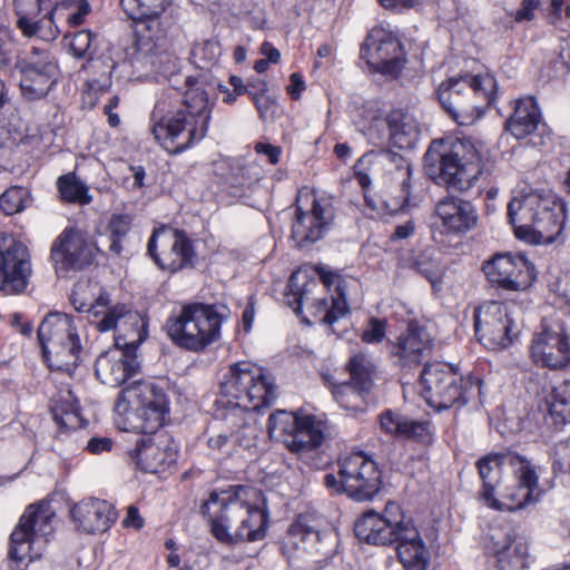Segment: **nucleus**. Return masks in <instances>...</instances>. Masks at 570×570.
Instances as JSON below:
<instances>
[{
	"label": "nucleus",
	"instance_id": "obj_34",
	"mask_svg": "<svg viewBox=\"0 0 570 570\" xmlns=\"http://www.w3.org/2000/svg\"><path fill=\"white\" fill-rule=\"evenodd\" d=\"M390 144L397 149H412L419 141L420 129L415 118L400 110L387 117Z\"/></svg>",
	"mask_w": 570,
	"mask_h": 570
},
{
	"label": "nucleus",
	"instance_id": "obj_11",
	"mask_svg": "<svg viewBox=\"0 0 570 570\" xmlns=\"http://www.w3.org/2000/svg\"><path fill=\"white\" fill-rule=\"evenodd\" d=\"M56 523V511L49 502L30 504L11 533L10 558L18 562L41 558L55 533Z\"/></svg>",
	"mask_w": 570,
	"mask_h": 570
},
{
	"label": "nucleus",
	"instance_id": "obj_39",
	"mask_svg": "<svg viewBox=\"0 0 570 570\" xmlns=\"http://www.w3.org/2000/svg\"><path fill=\"white\" fill-rule=\"evenodd\" d=\"M546 404L556 426L570 423V381H563L554 386L547 396Z\"/></svg>",
	"mask_w": 570,
	"mask_h": 570
},
{
	"label": "nucleus",
	"instance_id": "obj_28",
	"mask_svg": "<svg viewBox=\"0 0 570 570\" xmlns=\"http://www.w3.org/2000/svg\"><path fill=\"white\" fill-rule=\"evenodd\" d=\"M531 357L537 364L561 368L570 363V342L561 323L544 326L531 344Z\"/></svg>",
	"mask_w": 570,
	"mask_h": 570
},
{
	"label": "nucleus",
	"instance_id": "obj_8",
	"mask_svg": "<svg viewBox=\"0 0 570 570\" xmlns=\"http://www.w3.org/2000/svg\"><path fill=\"white\" fill-rule=\"evenodd\" d=\"M116 411L121 415L117 425L122 431L157 432L169 415V400L154 381L137 380L119 393Z\"/></svg>",
	"mask_w": 570,
	"mask_h": 570
},
{
	"label": "nucleus",
	"instance_id": "obj_33",
	"mask_svg": "<svg viewBox=\"0 0 570 570\" xmlns=\"http://www.w3.org/2000/svg\"><path fill=\"white\" fill-rule=\"evenodd\" d=\"M507 129L517 139H524L534 132L544 131L546 125L537 101L533 97L520 98L515 101L513 114L505 122Z\"/></svg>",
	"mask_w": 570,
	"mask_h": 570
},
{
	"label": "nucleus",
	"instance_id": "obj_35",
	"mask_svg": "<svg viewBox=\"0 0 570 570\" xmlns=\"http://www.w3.org/2000/svg\"><path fill=\"white\" fill-rule=\"evenodd\" d=\"M52 402V415L60 428L73 430L82 426L80 407L70 390L60 391Z\"/></svg>",
	"mask_w": 570,
	"mask_h": 570
},
{
	"label": "nucleus",
	"instance_id": "obj_5",
	"mask_svg": "<svg viewBox=\"0 0 570 570\" xmlns=\"http://www.w3.org/2000/svg\"><path fill=\"white\" fill-rule=\"evenodd\" d=\"M213 106L214 100L200 85L186 90L181 107L173 114H166L167 104L159 99L151 112L155 139L167 150L184 151L205 137Z\"/></svg>",
	"mask_w": 570,
	"mask_h": 570
},
{
	"label": "nucleus",
	"instance_id": "obj_58",
	"mask_svg": "<svg viewBox=\"0 0 570 570\" xmlns=\"http://www.w3.org/2000/svg\"><path fill=\"white\" fill-rule=\"evenodd\" d=\"M111 446L112 442L108 438H92L88 441L87 450L94 454H99L109 451Z\"/></svg>",
	"mask_w": 570,
	"mask_h": 570
},
{
	"label": "nucleus",
	"instance_id": "obj_22",
	"mask_svg": "<svg viewBox=\"0 0 570 570\" xmlns=\"http://www.w3.org/2000/svg\"><path fill=\"white\" fill-rule=\"evenodd\" d=\"M32 274L30 254L24 244L3 234L0 238V292L22 294Z\"/></svg>",
	"mask_w": 570,
	"mask_h": 570
},
{
	"label": "nucleus",
	"instance_id": "obj_47",
	"mask_svg": "<svg viewBox=\"0 0 570 570\" xmlns=\"http://www.w3.org/2000/svg\"><path fill=\"white\" fill-rule=\"evenodd\" d=\"M28 193L21 187H11L0 196V210L6 215H13L24 208Z\"/></svg>",
	"mask_w": 570,
	"mask_h": 570
},
{
	"label": "nucleus",
	"instance_id": "obj_12",
	"mask_svg": "<svg viewBox=\"0 0 570 570\" xmlns=\"http://www.w3.org/2000/svg\"><path fill=\"white\" fill-rule=\"evenodd\" d=\"M497 80L490 73L452 77L442 81L436 95L442 107L461 126H468L479 119L483 109L468 102L465 95L473 92L489 106L495 97Z\"/></svg>",
	"mask_w": 570,
	"mask_h": 570
},
{
	"label": "nucleus",
	"instance_id": "obj_60",
	"mask_svg": "<svg viewBox=\"0 0 570 570\" xmlns=\"http://www.w3.org/2000/svg\"><path fill=\"white\" fill-rule=\"evenodd\" d=\"M379 2L389 9H403L415 7L421 0H379Z\"/></svg>",
	"mask_w": 570,
	"mask_h": 570
},
{
	"label": "nucleus",
	"instance_id": "obj_54",
	"mask_svg": "<svg viewBox=\"0 0 570 570\" xmlns=\"http://www.w3.org/2000/svg\"><path fill=\"white\" fill-rule=\"evenodd\" d=\"M539 3V0H523L521 7L514 12V20L517 22L531 21Z\"/></svg>",
	"mask_w": 570,
	"mask_h": 570
},
{
	"label": "nucleus",
	"instance_id": "obj_17",
	"mask_svg": "<svg viewBox=\"0 0 570 570\" xmlns=\"http://www.w3.org/2000/svg\"><path fill=\"white\" fill-rule=\"evenodd\" d=\"M474 327L479 341L489 350L507 348L520 334L512 307L495 301L484 302L475 308Z\"/></svg>",
	"mask_w": 570,
	"mask_h": 570
},
{
	"label": "nucleus",
	"instance_id": "obj_61",
	"mask_svg": "<svg viewBox=\"0 0 570 570\" xmlns=\"http://www.w3.org/2000/svg\"><path fill=\"white\" fill-rule=\"evenodd\" d=\"M261 52L266 57V60L277 63L281 59V52L272 43L265 41L261 47Z\"/></svg>",
	"mask_w": 570,
	"mask_h": 570
},
{
	"label": "nucleus",
	"instance_id": "obj_37",
	"mask_svg": "<svg viewBox=\"0 0 570 570\" xmlns=\"http://www.w3.org/2000/svg\"><path fill=\"white\" fill-rule=\"evenodd\" d=\"M514 534L511 530H494L485 542V551L488 554L497 558L499 567L504 570L505 564L510 563L512 557L519 556L522 551L521 547L515 546Z\"/></svg>",
	"mask_w": 570,
	"mask_h": 570
},
{
	"label": "nucleus",
	"instance_id": "obj_32",
	"mask_svg": "<svg viewBox=\"0 0 570 570\" xmlns=\"http://www.w3.org/2000/svg\"><path fill=\"white\" fill-rule=\"evenodd\" d=\"M431 350L432 340L429 333L417 324L411 323L406 332L400 336L394 355L402 366H412L429 356Z\"/></svg>",
	"mask_w": 570,
	"mask_h": 570
},
{
	"label": "nucleus",
	"instance_id": "obj_64",
	"mask_svg": "<svg viewBox=\"0 0 570 570\" xmlns=\"http://www.w3.org/2000/svg\"><path fill=\"white\" fill-rule=\"evenodd\" d=\"M229 83L233 86L236 95H243L247 91V89L243 82V79L237 76H232L229 78Z\"/></svg>",
	"mask_w": 570,
	"mask_h": 570
},
{
	"label": "nucleus",
	"instance_id": "obj_1",
	"mask_svg": "<svg viewBox=\"0 0 570 570\" xmlns=\"http://www.w3.org/2000/svg\"><path fill=\"white\" fill-rule=\"evenodd\" d=\"M219 391L216 415L223 426L208 436L207 446L210 455L226 459L235 454L237 448L256 445L262 429L255 412L275 399V385L262 367L242 361L224 371Z\"/></svg>",
	"mask_w": 570,
	"mask_h": 570
},
{
	"label": "nucleus",
	"instance_id": "obj_53",
	"mask_svg": "<svg viewBox=\"0 0 570 570\" xmlns=\"http://www.w3.org/2000/svg\"><path fill=\"white\" fill-rule=\"evenodd\" d=\"M68 6H76L77 10L70 13L67 21L70 26H79L82 23L85 16L90 11V4L87 0H60Z\"/></svg>",
	"mask_w": 570,
	"mask_h": 570
},
{
	"label": "nucleus",
	"instance_id": "obj_52",
	"mask_svg": "<svg viewBox=\"0 0 570 570\" xmlns=\"http://www.w3.org/2000/svg\"><path fill=\"white\" fill-rule=\"evenodd\" d=\"M194 53L205 63V66L212 65L220 56V47L215 41H205L195 49Z\"/></svg>",
	"mask_w": 570,
	"mask_h": 570
},
{
	"label": "nucleus",
	"instance_id": "obj_56",
	"mask_svg": "<svg viewBox=\"0 0 570 570\" xmlns=\"http://www.w3.org/2000/svg\"><path fill=\"white\" fill-rule=\"evenodd\" d=\"M255 150L257 154L265 155L272 165H276L279 163V157L282 154L281 147L274 146L268 142H257L255 145Z\"/></svg>",
	"mask_w": 570,
	"mask_h": 570
},
{
	"label": "nucleus",
	"instance_id": "obj_14",
	"mask_svg": "<svg viewBox=\"0 0 570 570\" xmlns=\"http://www.w3.org/2000/svg\"><path fill=\"white\" fill-rule=\"evenodd\" d=\"M38 337L49 367L71 374L81 351L73 318L63 313L47 315L38 328Z\"/></svg>",
	"mask_w": 570,
	"mask_h": 570
},
{
	"label": "nucleus",
	"instance_id": "obj_25",
	"mask_svg": "<svg viewBox=\"0 0 570 570\" xmlns=\"http://www.w3.org/2000/svg\"><path fill=\"white\" fill-rule=\"evenodd\" d=\"M97 247L80 228L67 227L51 246V259L58 271L81 269L92 263Z\"/></svg>",
	"mask_w": 570,
	"mask_h": 570
},
{
	"label": "nucleus",
	"instance_id": "obj_6",
	"mask_svg": "<svg viewBox=\"0 0 570 570\" xmlns=\"http://www.w3.org/2000/svg\"><path fill=\"white\" fill-rule=\"evenodd\" d=\"M170 3L171 0H120L128 17L137 21L132 66L139 77L163 75L175 67L176 58L167 49L158 19Z\"/></svg>",
	"mask_w": 570,
	"mask_h": 570
},
{
	"label": "nucleus",
	"instance_id": "obj_48",
	"mask_svg": "<svg viewBox=\"0 0 570 570\" xmlns=\"http://www.w3.org/2000/svg\"><path fill=\"white\" fill-rule=\"evenodd\" d=\"M92 40L94 36L90 31L81 30L71 36L68 46L75 57L82 58L90 55Z\"/></svg>",
	"mask_w": 570,
	"mask_h": 570
},
{
	"label": "nucleus",
	"instance_id": "obj_63",
	"mask_svg": "<svg viewBox=\"0 0 570 570\" xmlns=\"http://www.w3.org/2000/svg\"><path fill=\"white\" fill-rule=\"evenodd\" d=\"M254 321V309L252 306H247L243 312V324L246 332L252 327Z\"/></svg>",
	"mask_w": 570,
	"mask_h": 570
},
{
	"label": "nucleus",
	"instance_id": "obj_21",
	"mask_svg": "<svg viewBox=\"0 0 570 570\" xmlns=\"http://www.w3.org/2000/svg\"><path fill=\"white\" fill-rule=\"evenodd\" d=\"M361 58L373 71L389 77H396L406 62L402 43L383 27H375L368 32L361 48Z\"/></svg>",
	"mask_w": 570,
	"mask_h": 570
},
{
	"label": "nucleus",
	"instance_id": "obj_31",
	"mask_svg": "<svg viewBox=\"0 0 570 570\" xmlns=\"http://www.w3.org/2000/svg\"><path fill=\"white\" fill-rule=\"evenodd\" d=\"M323 285L330 291H334L331 301L320 298L312 305L313 315L318 317L320 322L326 325H333L348 312V305L345 298L343 279L337 273L326 271L324 267L316 268Z\"/></svg>",
	"mask_w": 570,
	"mask_h": 570
},
{
	"label": "nucleus",
	"instance_id": "obj_38",
	"mask_svg": "<svg viewBox=\"0 0 570 570\" xmlns=\"http://www.w3.org/2000/svg\"><path fill=\"white\" fill-rule=\"evenodd\" d=\"M108 296L109 294L98 283L83 279L75 284L70 299L78 312H86L90 316L100 298Z\"/></svg>",
	"mask_w": 570,
	"mask_h": 570
},
{
	"label": "nucleus",
	"instance_id": "obj_26",
	"mask_svg": "<svg viewBox=\"0 0 570 570\" xmlns=\"http://www.w3.org/2000/svg\"><path fill=\"white\" fill-rule=\"evenodd\" d=\"M483 269L491 283L505 291H527L535 281L534 266L522 255L497 254Z\"/></svg>",
	"mask_w": 570,
	"mask_h": 570
},
{
	"label": "nucleus",
	"instance_id": "obj_44",
	"mask_svg": "<svg viewBox=\"0 0 570 570\" xmlns=\"http://www.w3.org/2000/svg\"><path fill=\"white\" fill-rule=\"evenodd\" d=\"M325 380L332 386V394L335 401L345 410L355 411L361 406V399L364 392H360L350 383L334 384L327 377Z\"/></svg>",
	"mask_w": 570,
	"mask_h": 570
},
{
	"label": "nucleus",
	"instance_id": "obj_3",
	"mask_svg": "<svg viewBox=\"0 0 570 570\" xmlns=\"http://www.w3.org/2000/svg\"><path fill=\"white\" fill-rule=\"evenodd\" d=\"M258 491L237 487L234 492H213L202 505V513L208 518L210 532L220 543L235 546L239 542L263 540L268 527L265 509L248 503Z\"/></svg>",
	"mask_w": 570,
	"mask_h": 570
},
{
	"label": "nucleus",
	"instance_id": "obj_27",
	"mask_svg": "<svg viewBox=\"0 0 570 570\" xmlns=\"http://www.w3.org/2000/svg\"><path fill=\"white\" fill-rule=\"evenodd\" d=\"M131 453L132 460L144 471L158 473L177 460V443L165 432L146 433Z\"/></svg>",
	"mask_w": 570,
	"mask_h": 570
},
{
	"label": "nucleus",
	"instance_id": "obj_46",
	"mask_svg": "<svg viewBox=\"0 0 570 570\" xmlns=\"http://www.w3.org/2000/svg\"><path fill=\"white\" fill-rule=\"evenodd\" d=\"M511 453L507 454H489L478 461V470L480 478L483 481V489L487 491L488 488H493L491 484L492 474L499 470L500 465H509L505 458Z\"/></svg>",
	"mask_w": 570,
	"mask_h": 570
},
{
	"label": "nucleus",
	"instance_id": "obj_62",
	"mask_svg": "<svg viewBox=\"0 0 570 570\" xmlns=\"http://www.w3.org/2000/svg\"><path fill=\"white\" fill-rule=\"evenodd\" d=\"M413 232H414V225L409 222L404 225H399L395 228L393 237L397 238V239H404V238L409 237L410 235H412Z\"/></svg>",
	"mask_w": 570,
	"mask_h": 570
},
{
	"label": "nucleus",
	"instance_id": "obj_19",
	"mask_svg": "<svg viewBox=\"0 0 570 570\" xmlns=\"http://www.w3.org/2000/svg\"><path fill=\"white\" fill-rule=\"evenodd\" d=\"M16 68L20 73V89L28 100H39L49 94L58 81L59 67L55 57L38 48L20 58Z\"/></svg>",
	"mask_w": 570,
	"mask_h": 570
},
{
	"label": "nucleus",
	"instance_id": "obj_24",
	"mask_svg": "<svg viewBox=\"0 0 570 570\" xmlns=\"http://www.w3.org/2000/svg\"><path fill=\"white\" fill-rule=\"evenodd\" d=\"M122 336H115V347L98 356L95 372L101 383L120 386L138 373L140 362L136 351L140 344L125 345Z\"/></svg>",
	"mask_w": 570,
	"mask_h": 570
},
{
	"label": "nucleus",
	"instance_id": "obj_4",
	"mask_svg": "<svg viewBox=\"0 0 570 570\" xmlns=\"http://www.w3.org/2000/svg\"><path fill=\"white\" fill-rule=\"evenodd\" d=\"M354 531L360 540L370 544L397 543L396 551L405 570H425L428 549L411 518L405 517L396 502L390 501L379 513L368 510L356 521Z\"/></svg>",
	"mask_w": 570,
	"mask_h": 570
},
{
	"label": "nucleus",
	"instance_id": "obj_51",
	"mask_svg": "<svg viewBox=\"0 0 570 570\" xmlns=\"http://www.w3.org/2000/svg\"><path fill=\"white\" fill-rule=\"evenodd\" d=\"M252 100L254 101L262 118L267 119L273 116L277 109L276 100L272 97L262 94L249 92Z\"/></svg>",
	"mask_w": 570,
	"mask_h": 570
},
{
	"label": "nucleus",
	"instance_id": "obj_50",
	"mask_svg": "<svg viewBox=\"0 0 570 570\" xmlns=\"http://www.w3.org/2000/svg\"><path fill=\"white\" fill-rule=\"evenodd\" d=\"M386 322L380 318H371L367 327L362 333V340L365 343H380L385 337Z\"/></svg>",
	"mask_w": 570,
	"mask_h": 570
},
{
	"label": "nucleus",
	"instance_id": "obj_7",
	"mask_svg": "<svg viewBox=\"0 0 570 570\" xmlns=\"http://www.w3.org/2000/svg\"><path fill=\"white\" fill-rule=\"evenodd\" d=\"M508 217L519 239L530 244H551L563 229L566 205L550 191H531L510 200Z\"/></svg>",
	"mask_w": 570,
	"mask_h": 570
},
{
	"label": "nucleus",
	"instance_id": "obj_36",
	"mask_svg": "<svg viewBox=\"0 0 570 570\" xmlns=\"http://www.w3.org/2000/svg\"><path fill=\"white\" fill-rule=\"evenodd\" d=\"M380 425L382 431L391 436L414 439L422 438L426 432L425 423L410 420L390 410L381 414Z\"/></svg>",
	"mask_w": 570,
	"mask_h": 570
},
{
	"label": "nucleus",
	"instance_id": "obj_43",
	"mask_svg": "<svg viewBox=\"0 0 570 570\" xmlns=\"http://www.w3.org/2000/svg\"><path fill=\"white\" fill-rule=\"evenodd\" d=\"M308 520L307 515H299L288 532L291 542L305 550L313 548L320 541L318 530L315 525L309 524Z\"/></svg>",
	"mask_w": 570,
	"mask_h": 570
},
{
	"label": "nucleus",
	"instance_id": "obj_59",
	"mask_svg": "<svg viewBox=\"0 0 570 570\" xmlns=\"http://www.w3.org/2000/svg\"><path fill=\"white\" fill-rule=\"evenodd\" d=\"M305 90V82L303 77L294 72L291 75V85L287 87V91L293 99H298L301 94Z\"/></svg>",
	"mask_w": 570,
	"mask_h": 570
},
{
	"label": "nucleus",
	"instance_id": "obj_30",
	"mask_svg": "<svg viewBox=\"0 0 570 570\" xmlns=\"http://www.w3.org/2000/svg\"><path fill=\"white\" fill-rule=\"evenodd\" d=\"M70 515L79 531L90 534L106 532L116 521L114 507L96 498L83 499L73 504Z\"/></svg>",
	"mask_w": 570,
	"mask_h": 570
},
{
	"label": "nucleus",
	"instance_id": "obj_2",
	"mask_svg": "<svg viewBox=\"0 0 570 570\" xmlns=\"http://www.w3.org/2000/svg\"><path fill=\"white\" fill-rule=\"evenodd\" d=\"M423 168L434 184L464 193L489 175L491 165L481 141L445 137L432 140L424 154Z\"/></svg>",
	"mask_w": 570,
	"mask_h": 570
},
{
	"label": "nucleus",
	"instance_id": "obj_16",
	"mask_svg": "<svg viewBox=\"0 0 570 570\" xmlns=\"http://www.w3.org/2000/svg\"><path fill=\"white\" fill-rule=\"evenodd\" d=\"M326 421L304 411H277L269 416L268 432L293 453L303 454L317 449L325 439Z\"/></svg>",
	"mask_w": 570,
	"mask_h": 570
},
{
	"label": "nucleus",
	"instance_id": "obj_49",
	"mask_svg": "<svg viewBox=\"0 0 570 570\" xmlns=\"http://www.w3.org/2000/svg\"><path fill=\"white\" fill-rule=\"evenodd\" d=\"M373 161L374 154H365L354 165V176L364 190L372 184L370 169Z\"/></svg>",
	"mask_w": 570,
	"mask_h": 570
},
{
	"label": "nucleus",
	"instance_id": "obj_20",
	"mask_svg": "<svg viewBox=\"0 0 570 570\" xmlns=\"http://www.w3.org/2000/svg\"><path fill=\"white\" fill-rule=\"evenodd\" d=\"M99 332L115 331L116 336L121 335L125 345L141 344L147 336L146 322L126 304H110L109 296L100 298L89 316Z\"/></svg>",
	"mask_w": 570,
	"mask_h": 570
},
{
	"label": "nucleus",
	"instance_id": "obj_57",
	"mask_svg": "<svg viewBox=\"0 0 570 570\" xmlns=\"http://www.w3.org/2000/svg\"><path fill=\"white\" fill-rule=\"evenodd\" d=\"M122 525L125 528H132L136 530H139L144 527V519L141 518L139 510L136 507H128L127 514L122 520Z\"/></svg>",
	"mask_w": 570,
	"mask_h": 570
},
{
	"label": "nucleus",
	"instance_id": "obj_42",
	"mask_svg": "<svg viewBox=\"0 0 570 570\" xmlns=\"http://www.w3.org/2000/svg\"><path fill=\"white\" fill-rule=\"evenodd\" d=\"M58 190L63 200L87 205L92 202L87 185L75 174L70 173L58 178Z\"/></svg>",
	"mask_w": 570,
	"mask_h": 570
},
{
	"label": "nucleus",
	"instance_id": "obj_9",
	"mask_svg": "<svg viewBox=\"0 0 570 570\" xmlns=\"http://www.w3.org/2000/svg\"><path fill=\"white\" fill-rule=\"evenodd\" d=\"M227 316L225 306L187 303L167 318L165 330L177 346L202 352L220 337V326Z\"/></svg>",
	"mask_w": 570,
	"mask_h": 570
},
{
	"label": "nucleus",
	"instance_id": "obj_13",
	"mask_svg": "<svg viewBox=\"0 0 570 570\" xmlns=\"http://www.w3.org/2000/svg\"><path fill=\"white\" fill-rule=\"evenodd\" d=\"M513 472V480L500 487L480 491V498L485 504L499 511H517L540 501L543 491L539 487L537 468L524 456L510 454L505 458Z\"/></svg>",
	"mask_w": 570,
	"mask_h": 570
},
{
	"label": "nucleus",
	"instance_id": "obj_45",
	"mask_svg": "<svg viewBox=\"0 0 570 570\" xmlns=\"http://www.w3.org/2000/svg\"><path fill=\"white\" fill-rule=\"evenodd\" d=\"M131 226V217L127 214L114 215L110 218L108 229L110 233V250L119 254L121 250L120 242L128 234Z\"/></svg>",
	"mask_w": 570,
	"mask_h": 570
},
{
	"label": "nucleus",
	"instance_id": "obj_41",
	"mask_svg": "<svg viewBox=\"0 0 570 570\" xmlns=\"http://www.w3.org/2000/svg\"><path fill=\"white\" fill-rule=\"evenodd\" d=\"M37 11L35 13H30L28 18V22L30 23V28L23 27L21 22V13H17L18 20L17 24L23 32V35L31 37L35 35H38L43 40H53L59 35V29L55 24L51 13L49 16H46L41 18L40 20H35L36 17L41 11V2H36Z\"/></svg>",
	"mask_w": 570,
	"mask_h": 570
},
{
	"label": "nucleus",
	"instance_id": "obj_10",
	"mask_svg": "<svg viewBox=\"0 0 570 570\" xmlns=\"http://www.w3.org/2000/svg\"><path fill=\"white\" fill-rule=\"evenodd\" d=\"M421 394L436 411L461 409L480 392L479 381L463 376L449 364H425L420 376Z\"/></svg>",
	"mask_w": 570,
	"mask_h": 570
},
{
	"label": "nucleus",
	"instance_id": "obj_40",
	"mask_svg": "<svg viewBox=\"0 0 570 570\" xmlns=\"http://www.w3.org/2000/svg\"><path fill=\"white\" fill-rule=\"evenodd\" d=\"M346 368L351 375L350 384L356 390L367 393L372 389L375 365L367 355L363 353L352 355Z\"/></svg>",
	"mask_w": 570,
	"mask_h": 570
},
{
	"label": "nucleus",
	"instance_id": "obj_55",
	"mask_svg": "<svg viewBox=\"0 0 570 570\" xmlns=\"http://www.w3.org/2000/svg\"><path fill=\"white\" fill-rule=\"evenodd\" d=\"M42 0H14L16 11L17 13H21V24L23 27L30 28V23L28 22V18L30 13H35L37 11L36 2H41Z\"/></svg>",
	"mask_w": 570,
	"mask_h": 570
},
{
	"label": "nucleus",
	"instance_id": "obj_15",
	"mask_svg": "<svg viewBox=\"0 0 570 570\" xmlns=\"http://www.w3.org/2000/svg\"><path fill=\"white\" fill-rule=\"evenodd\" d=\"M337 475L326 473L324 485L334 493H345L354 501L372 500L380 491L382 479L376 462L364 452L342 456Z\"/></svg>",
	"mask_w": 570,
	"mask_h": 570
},
{
	"label": "nucleus",
	"instance_id": "obj_23",
	"mask_svg": "<svg viewBox=\"0 0 570 570\" xmlns=\"http://www.w3.org/2000/svg\"><path fill=\"white\" fill-rule=\"evenodd\" d=\"M305 198L312 199V207L304 210L302 202L303 196L296 199V213L292 225V237L303 246L306 243H313L323 237L332 224L335 209L328 198H315L312 194H306Z\"/></svg>",
	"mask_w": 570,
	"mask_h": 570
},
{
	"label": "nucleus",
	"instance_id": "obj_29",
	"mask_svg": "<svg viewBox=\"0 0 570 570\" xmlns=\"http://www.w3.org/2000/svg\"><path fill=\"white\" fill-rule=\"evenodd\" d=\"M434 225L444 235H463L473 229L479 220L474 205L459 197H444L434 208Z\"/></svg>",
	"mask_w": 570,
	"mask_h": 570
},
{
	"label": "nucleus",
	"instance_id": "obj_18",
	"mask_svg": "<svg viewBox=\"0 0 570 570\" xmlns=\"http://www.w3.org/2000/svg\"><path fill=\"white\" fill-rule=\"evenodd\" d=\"M148 254L157 266L169 273L193 268L196 250L185 232L160 227L155 229L148 242Z\"/></svg>",
	"mask_w": 570,
	"mask_h": 570
}]
</instances>
